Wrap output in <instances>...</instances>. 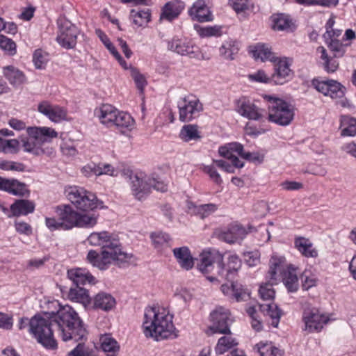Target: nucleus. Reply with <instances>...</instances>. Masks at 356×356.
I'll return each mask as SVG.
<instances>
[{
    "label": "nucleus",
    "mask_w": 356,
    "mask_h": 356,
    "mask_svg": "<svg viewBox=\"0 0 356 356\" xmlns=\"http://www.w3.org/2000/svg\"><path fill=\"white\" fill-rule=\"evenodd\" d=\"M241 267V260L236 254L229 255L224 261L223 255L216 249L204 251L197 264V268L201 273L205 275L212 273L206 276L209 282L219 284V278L231 282L230 286L222 284L220 289L225 296L237 302L243 300L245 295L242 285L234 282Z\"/></svg>",
    "instance_id": "1"
},
{
    "label": "nucleus",
    "mask_w": 356,
    "mask_h": 356,
    "mask_svg": "<svg viewBox=\"0 0 356 356\" xmlns=\"http://www.w3.org/2000/svg\"><path fill=\"white\" fill-rule=\"evenodd\" d=\"M49 310L44 312L49 327L56 326L63 341H81L86 338L87 330L76 312L67 305L61 306L58 301L48 302Z\"/></svg>",
    "instance_id": "2"
},
{
    "label": "nucleus",
    "mask_w": 356,
    "mask_h": 356,
    "mask_svg": "<svg viewBox=\"0 0 356 356\" xmlns=\"http://www.w3.org/2000/svg\"><path fill=\"white\" fill-rule=\"evenodd\" d=\"M87 240L91 245L101 246L102 248L101 254L90 250L87 255L88 261L100 270L107 269L112 262L120 264L129 259V254L122 251L119 241L111 238L107 232H93Z\"/></svg>",
    "instance_id": "3"
},
{
    "label": "nucleus",
    "mask_w": 356,
    "mask_h": 356,
    "mask_svg": "<svg viewBox=\"0 0 356 356\" xmlns=\"http://www.w3.org/2000/svg\"><path fill=\"white\" fill-rule=\"evenodd\" d=\"M172 318V315L165 308L146 309L143 324L145 335L157 341L176 338L177 334Z\"/></svg>",
    "instance_id": "4"
},
{
    "label": "nucleus",
    "mask_w": 356,
    "mask_h": 356,
    "mask_svg": "<svg viewBox=\"0 0 356 356\" xmlns=\"http://www.w3.org/2000/svg\"><path fill=\"white\" fill-rule=\"evenodd\" d=\"M19 330L28 327V330L37 341L47 349H54L57 346L53 336V330L49 327V322L40 314H35L31 318H20L18 323Z\"/></svg>",
    "instance_id": "5"
},
{
    "label": "nucleus",
    "mask_w": 356,
    "mask_h": 356,
    "mask_svg": "<svg viewBox=\"0 0 356 356\" xmlns=\"http://www.w3.org/2000/svg\"><path fill=\"white\" fill-rule=\"evenodd\" d=\"M27 134L29 137L22 138L20 144L24 152L35 156L42 155L44 152L42 148L44 143H49L58 136V133L54 129L46 127H29Z\"/></svg>",
    "instance_id": "6"
},
{
    "label": "nucleus",
    "mask_w": 356,
    "mask_h": 356,
    "mask_svg": "<svg viewBox=\"0 0 356 356\" xmlns=\"http://www.w3.org/2000/svg\"><path fill=\"white\" fill-rule=\"evenodd\" d=\"M56 211L60 218L63 229H70L74 227H90L97 223V218L94 215L81 214L70 205L58 206Z\"/></svg>",
    "instance_id": "7"
},
{
    "label": "nucleus",
    "mask_w": 356,
    "mask_h": 356,
    "mask_svg": "<svg viewBox=\"0 0 356 356\" xmlns=\"http://www.w3.org/2000/svg\"><path fill=\"white\" fill-rule=\"evenodd\" d=\"M268 101V120L280 126H287L294 118L293 106L283 99L266 96Z\"/></svg>",
    "instance_id": "8"
},
{
    "label": "nucleus",
    "mask_w": 356,
    "mask_h": 356,
    "mask_svg": "<svg viewBox=\"0 0 356 356\" xmlns=\"http://www.w3.org/2000/svg\"><path fill=\"white\" fill-rule=\"evenodd\" d=\"M67 199L79 209L83 211L103 208V202L99 201L96 195L83 188L70 186L65 189Z\"/></svg>",
    "instance_id": "9"
},
{
    "label": "nucleus",
    "mask_w": 356,
    "mask_h": 356,
    "mask_svg": "<svg viewBox=\"0 0 356 356\" xmlns=\"http://www.w3.org/2000/svg\"><path fill=\"white\" fill-rule=\"evenodd\" d=\"M177 106L179 120L183 122L192 121L203 111V104L197 97L192 94L180 99Z\"/></svg>",
    "instance_id": "10"
},
{
    "label": "nucleus",
    "mask_w": 356,
    "mask_h": 356,
    "mask_svg": "<svg viewBox=\"0 0 356 356\" xmlns=\"http://www.w3.org/2000/svg\"><path fill=\"white\" fill-rule=\"evenodd\" d=\"M282 261V258H277L275 256H273L270 259V268L268 273V278L269 280L267 283L261 285L259 289L260 297L264 300H272L275 296V291L273 289V286L277 283V272L281 273Z\"/></svg>",
    "instance_id": "11"
},
{
    "label": "nucleus",
    "mask_w": 356,
    "mask_h": 356,
    "mask_svg": "<svg viewBox=\"0 0 356 356\" xmlns=\"http://www.w3.org/2000/svg\"><path fill=\"white\" fill-rule=\"evenodd\" d=\"M59 32L56 41L63 48L70 49L76 44L79 30L77 27L67 19H60L58 22Z\"/></svg>",
    "instance_id": "12"
},
{
    "label": "nucleus",
    "mask_w": 356,
    "mask_h": 356,
    "mask_svg": "<svg viewBox=\"0 0 356 356\" xmlns=\"http://www.w3.org/2000/svg\"><path fill=\"white\" fill-rule=\"evenodd\" d=\"M330 321L328 316L321 313L316 308L307 307L302 313V321L305 323L303 330L308 333L320 332Z\"/></svg>",
    "instance_id": "13"
},
{
    "label": "nucleus",
    "mask_w": 356,
    "mask_h": 356,
    "mask_svg": "<svg viewBox=\"0 0 356 356\" xmlns=\"http://www.w3.org/2000/svg\"><path fill=\"white\" fill-rule=\"evenodd\" d=\"M210 318L212 325L209 327V330L212 333L231 334L229 326L232 321L228 309L218 307L211 313Z\"/></svg>",
    "instance_id": "14"
},
{
    "label": "nucleus",
    "mask_w": 356,
    "mask_h": 356,
    "mask_svg": "<svg viewBox=\"0 0 356 356\" xmlns=\"http://www.w3.org/2000/svg\"><path fill=\"white\" fill-rule=\"evenodd\" d=\"M130 184L133 195L138 200L145 198L151 191L154 179L143 173H131L129 175Z\"/></svg>",
    "instance_id": "15"
},
{
    "label": "nucleus",
    "mask_w": 356,
    "mask_h": 356,
    "mask_svg": "<svg viewBox=\"0 0 356 356\" xmlns=\"http://www.w3.org/2000/svg\"><path fill=\"white\" fill-rule=\"evenodd\" d=\"M168 48L181 56H188L191 58L197 56L198 47L192 44L186 39L173 38L168 42Z\"/></svg>",
    "instance_id": "16"
},
{
    "label": "nucleus",
    "mask_w": 356,
    "mask_h": 356,
    "mask_svg": "<svg viewBox=\"0 0 356 356\" xmlns=\"http://www.w3.org/2000/svg\"><path fill=\"white\" fill-rule=\"evenodd\" d=\"M237 112L249 120H259L263 116L261 109L245 97L237 101Z\"/></svg>",
    "instance_id": "17"
},
{
    "label": "nucleus",
    "mask_w": 356,
    "mask_h": 356,
    "mask_svg": "<svg viewBox=\"0 0 356 356\" xmlns=\"http://www.w3.org/2000/svg\"><path fill=\"white\" fill-rule=\"evenodd\" d=\"M292 71L286 58H279L275 64V72L272 75V81L276 85H282L291 77Z\"/></svg>",
    "instance_id": "18"
},
{
    "label": "nucleus",
    "mask_w": 356,
    "mask_h": 356,
    "mask_svg": "<svg viewBox=\"0 0 356 356\" xmlns=\"http://www.w3.org/2000/svg\"><path fill=\"white\" fill-rule=\"evenodd\" d=\"M241 152H243V145L239 143H230L225 146L220 147L218 149L219 154L229 160L237 168H243L244 163L234 155L233 153L236 152L240 156Z\"/></svg>",
    "instance_id": "19"
},
{
    "label": "nucleus",
    "mask_w": 356,
    "mask_h": 356,
    "mask_svg": "<svg viewBox=\"0 0 356 356\" xmlns=\"http://www.w3.org/2000/svg\"><path fill=\"white\" fill-rule=\"evenodd\" d=\"M38 110L54 122H58L66 117V111L63 108L52 105L47 101L40 103Z\"/></svg>",
    "instance_id": "20"
},
{
    "label": "nucleus",
    "mask_w": 356,
    "mask_h": 356,
    "mask_svg": "<svg viewBox=\"0 0 356 356\" xmlns=\"http://www.w3.org/2000/svg\"><path fill=\"white\" fill-rule=\"evenodd\" d=\"M247 234L245 228L238 224H231L225 230L218 235L220 240L228 243H234L242 240Z\"/></svg>",
    "instance_id": "21"
},
{
    "label": "nucleus",
    "mask_w": 356,
    "mask_h": 356,
    "mask_svg": "<svg viewBox=\"0 0 356 356\" xmlns=\"http://www.w3.org/2000/svg\"><path fill=\"white\" fill-rule=\"evenodd\" d=\"M119 113V110L111 104H103L99 108L95 110V115L100 120L101 123L108 127H113Z\"/></svg>",
    "instance_id": "22"
},
{
    "label": "nucleus",
    "mask_w": 356,
    "mask_h": 356,
    "mask_svg": "<svg viewBox=\"0 0 356 356\" xmlns=\"http://www.w3.org/2000/svg\"><path fill=\"white\" fill-rule=\"evenodd\" d=\"M184 7V2L180 0L166 3L162 8L160 20L166 19L171 22L179 16Z\"/></svg>",
    "instance_id": "23"
},
{
    "label": "nucleus",
    "mask_w": 356,
    "mask_h": 356,
    "mask_svg": "<svg viewBox=\"0 0 356 356\" xmlns=\"http://www.w3.org/2000/svg\"><path fill=\"white\" fill-rule=\"evenodd\" d=\"M172 252L177 261L182 268L188 270L193 267L194 259L188 247L176 248L173 249Z\"/></svg>",
    "instance_id": "24"
},
{
    "label": "nucleus",
    "mask_w": 356,
    "mask_h": 356,
    "mask_svg": "<svg viewBox=\"0 0 356 356\" xmlns=\"http://www.w3.org/2000/svg\"><path fill=\"white\" fill-rule=\"evenodd\" d=\"M67 277L72 281L74 287H81V285L92 284L95 281V277L82 268L68 270Z\"/></svg>",
    "instance_id": "25"
},
{
    "label": "nucleus",
    "mask_w": 356,
    "mask_h": 356,
    "mask_svg": "<svg viewBox=\"0 0 356 356\" xmlns=\"http://www.w3.org/2000/svg\"><path fill=\"white\" fill-rule=\"evenodd\" d=\"M92 303L94 309L108 312L115 307L116 301L110 293L100 292L94 297Z\"/></svg>",
    "instance_id": "26"
},
{
    "label": "nucleus",
    "mask_w": 356,
    "mask_h": 356,
    "mask_svg": "<svg viewBox=\"0 0 356 356\" xmlns=\"http://www.w3.org/2000/svg\"><path fill=\"white\" fill-rule=\"evenodd\" d=\"M250 52L256 60L260 59L261 61L269 60L273 63H275L277 60V58L271 51V47L267 44L258 43L252 47Z\"/></svg>",
    "instance_id": "27"
},
{
    "label": "nucleus",
    "mask_w": 356,
    "mask_h": 356,
    "mask_svg": "<svg viewBox=\"0 0 356 356\" xmlns=\"http://www.w3.org/2000/svg\"><path fill=\"white\" fill-rule=\"evenodd\" d=\"M278 258L277 257H276ZM280 258L282 259V261L281 263V273L277 272V279L280 280V277H282V281L286 289L289 292H295L298 289V280L297 275L293 270H287L284 271L283 269V263L284 261V258L280 257Z\"/></svg>",
    "instance_id": "28"
},
{
    "label": "nucleus",
    "mask_w": 356,
    "mask_h": 356,
    "mask_svg": "<svg viewBox=\"0 0 356 356\" xmlns=\"http://www.w3.org/2000/svg\"><path fill=\"white\" fill-rule=\"evenodd\" d=\"M35 210V204L28 200H17L11 206L10 211L12 214H8V218L13 216H19L21 215H28Z\"/></svg>",
    "instance_id": "29"
},
{
    "label": "nucleus",
    "mask_w": 356,
    "mask_h": 356,
    "mask_svg": "<svg viewBox=\"0 0 356 356\" xmlns=\"http://www.w3.org/2000/svg\"><path fill=\"white\" fill-rule=\"evenodd\" d=\"M296 248L305 257L316 258L318 257V251L314 247L309 238L298 237L295 239Z\"/></svg>",
    "instance_id": "30"
},
{
    "label": "nucleus",
    "mask_w": 356,
    "mask_h": 356,
    "mask_svg": "<svg viewBox=\"0 0 356 356\" xmlns=\"http://www.w3.org/2000/svg\"><path fill=\"white\" fill-rule=\"evenodd\" d=\"M101 348L106 356H117L120 351V345L110 334H104L99 339Z\"/></svg>",
    "instance_id": "31"
},
{
    "label": "nucleus",
    "mask_w": 356,
    "mask_h": 356,
    "mask_svg": "<svg viewBox=\"0 0 356 356\" xmlns=\"http://www.w3.org/2000/svg\"><path fill=\"white\" fill-rule=\"evenodd\" d=\"M339 129L341 136L354 137L356 136V118L349 115H341Z\"/></svg>",
    "instance_id": "32"
},
{
    "label": "nucleus",
    "mask_w": 356,
    "mask_h": 356,
    "mask_svg": "<svg viewBox=\"0 0 356 356\" xmlns=\"http://www.w3.org/2000/svg\"><path fill=\"white\" fill-rule=\"evenodd\" d=\"M68 298L74 302L81 303L84 307L91 302L88 290L83 287H71Z\"/></svg>",
    "instance_id": "33"
},
{
    "label": "nucleus",
    "mask_w": 356,
    "mask_h": 356,
    "mask_svg": "<svg viewBox=\"0 0 356 356\" xmlns=\"http://www.w3.org/2000/svg\"><path fill=\"white\" fill-rule=\"evenodd\" d=\"M3 74L10 84L19 86L26 80L24 73L13 66H7L3 70Z\"/></svg>",
    "instance_id": "34"
},
{
    "label": "nucleus",
    "mask_w": 356,
    "mask_h": 356,
    "mask_svg": "<svg viewBox=\"0 0 356 356\" xmlns=\"http://www.w3.org/2000/svg\"><path fill=\"white\" fill-rule=\"evenodd\" d=\"M130 17L133 19V23L137 26H145L151 19V13L149 9L138 10L132 9L130 13Z\"/></svg>",
    "instance_id": "35"
},
{
    "label": "nucleus",
    "mask_w": 356,
    "mask_h": 356,
    "mask_svg": "<svg viewBox=\"0 0 356 356\" xmlns=\"http://www.w3.org/2000/svg\"><path fill=\"white\" fill-rule=\"evenodd\" d=\"M312 86L325 96H330L333 98L334 94V80H318L314 79L312 80Z\"/></svg>",
    "instance_id": "36"
},
{
    "label": "nucleus",
    "mask_w": 356,
    "mask_h": 356,
    "mask_svg": "<svg viewBox=\"0 0 356 356\" xmlns=\"http://www.w3.org/2000/svg\"><path fill=\"white\" fill-rule=\"evenodd\" d=\"M188 208L193 213L200 216L202 219L208 217L218 209L217 205L212 203L198 206L191 204Z\"/></svg>",
    "instance_id": "37"
},
{
    "label": "nucleus",
    "mask_w": 356,
    "mask_h": 356,
    "mask_svg": "<svg viewBox=\"0 0 356 356\" xmlns=\"http://www.w3.org/2000/svg\"><path fill=\"white\" fill-rule=\"evenodd\" d=\"M238 343L236 339L230 334L220 337L215 347L216 354L222 355L234 346H237Z\"/></svg>",
    "instance_id": "38"
},
{
    "label": "nucleus",
    "mask_w": 356,
    "mask_h": 356,
    "mask_svg": "<svg viewBox=\"0 0 356 356\" xmlns=\"http://www.w3.org/2000/svg\"><path fill=\"white\" fill-rule=\"evenodd\" d=\"M179 137L185 142L193 140H197L201 138L197 130V126L195 124L184 125L181 129Z\"/></svg>",
    "instance_id": "39"
},
{
    "label": "nucleus",
    "mask_w": 356,
    "mask_h": 356,
    "mask_svg": "<svg viewBox=\"0 0 356 356\" xmlns=\"http://www.w3.org/2000/svg\"><path fill=\"white\" fill-rule=\"evenodd\" d=\"M7 192L13 195L21 197L29 196L30 194V191L28 189L27 186L24 183L15 179H10L9 188Z\"/></svg>",
    "instance_id": "40"
},
{
    "label": "nucleus",
    "mask_w": 356,
    "mask_h": 356,
    "mask_svg": "<svg viewBox=\"0 0 356 356\" xmlns=\"http://www.w3.org/2000/svg\"><path fill=\"white\" fill-rule=\"evenodd\" d=\"M261 309L266 312V314L272 319L271 325L277 327L282 315L281 310L275 304H267L261 305Z\"/></svg>",
    "instance_id": "41"
},
{
    "label": "nucleus",
    "mask_w": 356,
    "mask_h": 356,
    "mask_svg": "<svg viewBox=\"0 0 356 356\" xmlns=\"http://www.w3.org/2000/svg\"><path fill=\"white\" fill-rule=\"evenodd\" d=\"M254 349H257L260 356H283L282 351L270 343H257Z\"/></svg>",
    "instance_id": "42"
},
{
    "label": "nucleus",
    "mask_w": 356,
    "mask_h": 356,
    "mask_svg": "<svg viewBox=\"0 0 356 356\" xmlns=\"http://www.w3.org/2000/svg\"><path fill=\"white\" fill-rule=\"evenodd\" d=\"M115 119V121L113 126L118 128L131 129L134 127V120L127 113L119 111L117 118Z\"/></svg>",
    "instance_id": "43"
},
{
    "label": "nucleus",
    "mask_w": 356,
    "mask_h": 356,
    "mask_svg": "<svg viewBox=\"0 0 356 356\" xmlns=\"http://www.w3.org/2000/svg\"><path fill=\"white\" fill-rule=\"evenodd\" d=\"M238 51V44L234 41L225 42L220 48V54L226 59L233 60L234 56Z\"/></svg>",
    "instance_id": "44"
},
{
    "label": "nucleus",
    "mask_w": 356,
    "mask_h": 356,
    "mask_svg": "<svg viewBox=\"0 0 356 356\" xmlns=\"http://www.w3.org/2000/svg\"><path fill=\"white\" fill-rule=\"evenodd\" d=\"M131 76L134 81L136 88L140 93H143L145 86L147 85V81L145 76L140 72L138 68L131 66L129 67Z\"/></svg>",
    "instance_id": "45"
},
{
    "label": "nucleus",
    "mask_w": 356,
    "mask_h": 356,
    "mask_svg": "<svg viewBox=\"0 0 356 356\" xmlns=\"http://www.w3.org/2000/svg\"><path fill=\"white\" fill-rule=\"evenodd\" d=\"M302 287L304 290H309L316 286L317 278L310 270H305L300 275Z\"/></svg>",
    "instance_id": "46"
},
{
    "label": "nucleus",
    "mask_w": 356,
    "mask_h": 356,
    "mask_svg": "<svg viewBox=\"0 0 356 356\" xmlns=\"http://www.w3.org/2000/svg\"><path fill=\"white\" fill-rule=\"evenodd\" d=\"M47 56L48 54L42 51L41 49L35 50L33 55V62L35 67L37 69L44 68L48 60Z\"/></svg>",
    "instance_id": "47"
},
{
    "label": "nucleus",
    "mask_w": 356,
    "mask_h": 356,
    "mask_svg": "<svg viewBox=\"0 0 356 356\" xmlns=\"http://www.w3.org/2000/svg\"><path fill=\"white\" fill-rule=\"evenodd\" d=\"M291 21L287 15L284 14L278 15L274 19L273 29L276 31H285L290 29Z\"/></svg>",
    "instance_id": "48"
},
{
    "label": "nucleus",
    "mask_w": 356,
    "mask_h": 356,
    "mask_svg": "<svg viewBox=\"0 0 356 356\" xmlns=\"http://www.w3.org/2000/svg\"><path fill=\"white\" fill-rule=\"evenodd\" d=\"M345 90L346 88L339 82L335 81V94H337L339 97L337 99L335 97V104L340 105L343 108H349L351 106L349 102L346 98L342 99L344 95Z\"/></svg>",
    "instance_id": "49"
},
{
    "label": "nucleus",
    "mask_w": 356,
    "mask_h": 356,
    "mask_svg": "<svg viewBox=\"0 0 356 356\" xmlns=\"http://www.w3.org/2000/svg\"><path fill=\"white\" fill-rule=\"evenodd\" d=\"M333 26H334V19H333V17H331L325 25L326 31L323 35L325 43L328 45V47L330 48V49L332 51H334V47L332 45V43L334 42Z\"/></svg>",
    "instance_id": "50"
},
{
    "label": "nucleus",
    "mask_w": 356,
    "mask_h": 356,
    "mask_svg": "<svg viewBox=\"0 0 356 356\" xmlns=\"http://www.w3.org/2000/svg\"><path fill=\"white\" fill-rule=\"evenodd\" d=\"M0 48L10 56L15 55L17 51L15 42L3 35L0 38Z\"/></svg>",
    "instance_id": "51"
},
{
    "label": "nucleus",
    "mask_w": 356,
    "mask_h": 356,
    "mask_svg": "<svg viewBox=\"0 0 356 356\" xmlns=\"http://www.w3.org/2000/svg\"><path fill=\"white\" fill-rule=\"evenodd\" d=\"M67 356H94V352L81 342L68 353Z\"/></svg>",
    "instance_id": "52"
},
{
    "label": "nucleus",
    "mask_w": 356,
    "mask_h": 356,
    "mask_svg": "<svg viewBox=\"0 0 356 356\" xmlns=\"http://www.w3.org/2000/svg\"><path fill=\"white\" fill-rule=\"evenodd\" d=\"M151 238L155 248H159L165 243H168L170 241V236L163 232L152 233L151 234Z\"/></svg>",
    "instance_id": "53"
},
{
    "label": "nucleus",
    "mask_w": 356,
    "mask_h": 356,
    "mask_svg": "<svg viewBox=\"0 0 356 356\" xmlns=\"http://www.w3.org/2000/svg\"><path fill=\"white\" fill-rule=\"evenodd\" d=\"M82 174L86 177H91L92 175L99 176L102 175L100 170V164L96 165L94 163H88L81 168Z\"/></svg>",
    "instance_id": "54"
},
{
    "label": "nucleus",
    "mask_w": 356,
    "mask_h": 356,
    "mask_svg": "<svg viewBox=\"0 0 356 356\" xmlns=\"http://www.w3.org/2000/svg\"><path fill=\"white\" fill-rule=\"evenodd\" d=\"M204 172L209 175L210 179L216 184L220 185L222 180L220 174L216 171L214 165H205L203 169Z\"/></svg>",
    "instance_id": "55"
},
{
    "label": "nucleus",
    "mask_w": 356,
    "mask_h": 356,
    "mask_svg": "<svg viewBox=\"0 0 356 356\" xmlns=\"http://www.w3.org/2000/svg\"><path fill=\"white\" fill-rule=\"evenodd\" d=\"M316 52L317 54H320V58L323 61V65L325 70L327 72H334V70L330 69L329 67L330 57L328 56L327 50L325 49V47L322 46L318 47L316 49Z\"/></svg>",
    "instance_id": "56"
},
{
    "label": "nucleus",
    "mask_w": 356,
    "mask_h": 356,
    "mask_svg": "<svg viewBox=\"0 0 356 356\" xmlns=\"http://www.w3.org/2000/svg\"><path fill=\"white\" fill-rule=\"evenodd\" d=\"M248 78L250 80L260 83H270L272 81V77H268L264 70H258L257 72L249 74Z\"/></svg>",
    "instance_id": "57"
},
{
    "label": "nucleus",
    "mask_w": 356,
    "mask_h": 356,
    "mask_svg": "<svg viewBox=\"0 0 356 356\" xmlns=\"http://www.w3.org/2000/svg\"><path fill=\"white\" fill-rule=\"evenodd\" d=\"M240 156L245 160L254 163H261L264 161L263 154H261L259 152H245L243 149L240 154Z\"/></svg>",
    "instance_id": "58"
},
{
    "label": "nucleus",
    "mask_w": 356,
    "mask_h": 356,
    "mask_svg": "<svg viewBox=\"0 0 356 356\" xmlns=\"http://www.w3.org/2000/svg\"><path fill=\"white\" fill-rule=\"evenodd\" d=\"M197 31L202 37L216 36L220 35V28L218 26L202 27Z\"/></svg>",
    "instance_id": "59"
},
{
    "label": "nucleus",
    "mask_w": 356,
    "mask_h": 356,
    "mask_svg": "<svg viewBox=\"0 0 356 356\" xmlns=\"http://www.w3.org/2000/svg\"><path fill=\"white\" fill-rule=\"evenodd\" d=\"M189 13L200 22H209L212 19L209 10H207V11L199 10Z\"/></svg>",
    "instance_id": "60"
},
{
    "label": "nucleus",
    "mask_w": 356,
    "mask_h": 356,
    "mask_svg": "<svg viewBox=\"0 0 356 356\" xmlns=\"http://www.w3.org/2000/svg\"><path fill=\"white\" fill-rule=\"evenodd\" d=\"M351 44L350 42H344L342 40H335V58L342 57L346 51V49Z\"/></svg>",
    "instance_id": "61"
},
{
    "label": "nucleus",
    "mask_w": 356,
    "mask_h": 356,
    "mask_svg": "<svg viewBox=\"0 0 356 356\" xmlns=\"http://www.w3.org/2000/svg\"><path fill=\"white\" fill-rule=\"evenodd\" d=\"M213 163H216V165L222 169L224 171L228 172V173H234L235 168L237 167L234 165L232 163H229V162L225 161V160H213Z\"/></svg>",
    "instance_id": "62"
},
{
    "label": "nucleus",
    "mask_w": 356,
    "mask_h": 356,
    "mask_svg": "<svg viewBox=\"0 0 356 356\" xmlns=\"http://www.w3.org/2000/svg\"><path fill=\"white\" fill-rule=\"evenodd\" d=\"M98 35L102 40V42L104 43V44L106 46V47L109 50V51L113 55V56H115V52H118L113 43L110 41L109 38L107 37V35L102 32L101 31H97Z\"/></svg>",
    "instance_id": "63"
},
{
    "label": "nucleus",
    "mask_w": 356,
    "mask_h": 356,
    "mask_svg": "<svg viewBox=\"0 0 356 356\" xmlns=\"http://www.w3.org/2000/svg\"><path fill=\"white\" fill-rule=\"evenodd\" d=\"M248 0H229L233 9L236 12H242L248 9Z\"/></svg>",
    "instance_id": "64"
}]
</instances>
